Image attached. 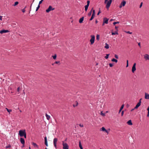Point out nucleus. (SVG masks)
<instances>
[{"label":"nucleus","mask_w":149,"mask_h":149,"mask_svg":"<svg viewBox=\"0 0 149 149\" xmlns=\"http://www.w3.org/2000/svg\"><path fill=\"white\" fill-rule=\"evenodd\" d=\"M124 32L126 33H127L131 34L132 33L130 32V31H124Z\"/></svg>","instance_id":"obj_31"},{"label":"nucleus","mask_w":149,"mask_h":149,"mask_svg":"<svg viewBox=\"0 0 149 149\" xmlns=\"http://www.w3.org/2000/svg\"><path fill=\"white\" fill-rule=\"evenodd\" d=\"M2 17L1 16H0V20H2Z\"/></svg>","instance_id":"obj_57"},{"label":"nucleus","mask_w":149,"mask_h":149,"mask_svg":"<svg viewBox=\"0 0 149 149\" xmlns=\"http://www.w3.org/2000/svg\"><path fill=\"white\" fill-rule=\"evenodd\" d=\"M62 145L63 149H69V146L67 143L63 141Z\"/></svg>","instance_id":"obj_2"},{"label":"nucleus","mask_w":149,"mask_h":149,"mask_svg":"<svg viewBox=\"0 0 149 149\" xmlns=\"http://www.w3.org/2000/svg\"><path fill=\"white\" fill-rule=\"evenodd\" d=\"M43 1H42V0H41L39 2L38 5H40L42 3Z\"/></svg>","instance_id":"obj_45"},{"label":"nucleus","mask_w":149,"mask_h":149,"mask_svg":"<svg viewBox=\"0 0 149 149\" xmlns=\"http://www.w3.org/2000/svg\"><path fill=\"white\" fill-rule=\"evenodd\" d=\"M109 20V19L107 18H104L103 19V22L104 23H105L106 24H107L108 23V21Z\"/></svg>","instance_id":"obj_10"},{"label":"nucleus","mask_w":149,"mask_h":149,"mask_svg":"<svg viewBox=\"0 0 149 149\" xmlns=\"http://www.w3.org/2000/svg\"><path fill=\"white\" fill-rule=\"evenodd\" d=\"M79 146L80 149H83V147H82L81 143L80 141L79 142Z\"/></svg>","instance_id":"obj_18"},{"label":"nucleus","mask_w":149,"mask_h":149,"mask_svg":"<svg viewBox=\"0 0 149 149\" xmlns=\"http://www.w3.org/2000/svg\"><path fill=\"white\" fill-rule=\"evenodd\" d=\"M45 140V144L47 146H48V144L47 143V137L45 136L44 137Z\"/></svg>","instance_id":"obj_11"},{"label":"nucleus","mask_w":149,"mask_h":149,"mask_svg":"<svg viewBox=\"0 0 149 149\" xmlns=\"http://www.w3.org/2000/svg\"><path fill=\"white\" fill-rule=\"evenodd\" d=\"M107 1H108L107 0H105L104 2V3L105 4L107 3Z\"/></svg>","instance_id":"obj_51"},{"label":"nucleus","mask_w":149,"mask_h":149,"mask_svg":"<svg viewBox=\"0 0 149 149\" xmlns=\"http://www.w3.org/2000/svg\"><path fill=\"white\" fill-rule=\"evenodd\" d=\"M9 32V31L8 30H2L0 31V33L1 34H3L4 33H6L8 32Z\"/></svg>","instance_id":"obj_9"},{"label":"nucleus","mask_w":149,"mask_h":149,"mask_svg":"<svg viewBox=\"0 0 149 149\" xmlns=\"http://www.w3.org/2000/svg\"><path fill=\"white\" fill-rule=\"evenodd\" d=\"M127 123L129 125H132V121L131 120H129L127 122Z\"/></svg>","instance_id":"obj_17"},{"label":"nucleus","mask_w":149,"mask_h":149,"mask_svg":"<svg viewBox=\"0 0 149 149\" xmlns=\"http://www.w3.org/2000/svg\"><path fill=\"white\" fill-rule=\"evenodd\" d=\"M100 114L103 116H105V114L104 113H103L102 111H101V113Z\"/></svg>","instance_id":"obj_32"},{"label":"nucleus","mask_w":149,"mask_h":149,"mask_svg":"<svg viewBox=\"0 0 149 149\" xmlns=\"http://www.w3.org/2000/svg\"><path fill=\"white\" fill-rule=\"evenodd\" d=\"M23 136H24V137L25 138H26V133L24 134V135Z\"/></svg>","instance_id":"obj_52"},{"label":"nucleus","mask_w":149,"mask_h":149,"mask_svg":"<svg viewBox=\"0 0 149 149\" xmlns=\"http://www.w3.org/2000/svg\"><path fill=\"white\" fill-rule=\"evenodd\" d=\"M79 125L81 127H84L83 125L81 124H79Z\"/></svg>","instance_id":"obj_48"},{"label":"nucleus","mask_w":149,"mask_h":149,"mask_svg":"<svg viewBox=\"0 0 149 149\" xmlns=\"http://www.w3.org/2000/svg\"><path fill=\"white\" fill-rule=\"evenodd\" d=\"M6 109L7 110V111L9 113L12 111V110L11 109H8L7 108H6Z\"/></svg>","instance_id":"obj_24"},{"label":"nucleus","mask_w":149,"mask_h":149,"mask_svg":"<svg viewBox=\"0 0 149 149\" xmlns=\"http://www.w3.org/2000/svg\"><path fill=\"white\" fill-rule=\"evenodd\" d=\"M109 54H106V55L105 56V58L106 59H107L109 58Z\"/></svg>","instance_id":"obj_34"},{"label":"nucleus","mask_w":149,"mask_h":149,"mask_svg":"<svg viewBox=\"0 0 149 149\" xmlns=\"http://www.w3.org/2000/svg\"><path fill=\"white\" fill-rule=\"evenodd\" d=\"M117 34H118V33L117 31H116L112 33V35H117Z\"/></svg>","instance_id":"obj_22"},{"label":"nucleus","mask_w":149,"mask_h":149,"mask_svg":"<svg viewBox=\"0 0 149 149\" xmlns=\"http://www.w3.org/2000/svg\"><path fill=\"white\" fill-rule=\"evenodd\" d=\"M92 11H93V13H92V15L95 16V10H93V9Z\"/></svg>","instance_id":"obj_30"},{"label":"nucleus","mask_w":149,"mask_h":149,"mask_svg":"<svg viewBox=\"0 0 149 149\" xmlns=\"http://www.w3.org/2000/svg\"><path fill=\"white\" fill-rule=\"evenodd\" d=\"M20 141L21 143L22 144V145L25 144V141L24 139L23 138H20Z\"/></svg>","instance_id":"obj_12"},{"label":"nucleus","mask_w":149,"mask_h":149,"mask_svg":"<svg viewBox=\"0 0 149 149\" xmlns=\"http://www.w3.org/2000/svg\"><path fill=\"white\" fill-rule=\"evenodd\" d=\"M40 6L38 5L37 6V7L36 8V11H37L38 9H39V8H40Z\"/></svg>","instance_id":"obj_38"},{"label":"nucleus","mask_w":149,"mask_h":149,"mask_svg":"<svg viewBox=\"0 0 149 149\" xmlns=\"http://www.w3.org/2000/svg\"><path fill=\"white\" fill-rule=\"evenodd\" d=\"M100 130L105 132V131L106 130V129L104 127H102L100 129Z\"/></svg>","instance_id":"obj_23"},{"label":"nucleus","mask_w":149,"mask_h":149,"mask_svg":"<svg viewBox=\"0 0 149 149\" xmlns=\"http://www.w3.org/2000/svg\"><path fill=\"white\" fill-rule=\"evenodd\" d=\"M111 61L113 62H115L116 63H117V62H118V60L116 59H115L114 58H113L112 60H111Z\"/></svg>","instance_id":"obj_27"},{"label":"nucleus","mask_w":149,"mask_h":149,"mask_svg":"<svg viewBox=\"0 0 149 149\" xmlns=\"http://www.w3.org/2000/svg\"><path fill=\"white\" fill-rule=\"evenodd\" d=\"M147 110L148 111V112H149V106L148 107Z\"/></svg>","instance_id":"obj_58"},{"label":"nucleus","mask_w":149,"mask_h":149,"mask_svg":"<svg viewBox=\"0 0 149 149\" xmlns=\"http://www.w3.org/2000/svg\"><path fill=\"white\" fill-rule=\"evenodd\" d=\"M76 104H75V105H74V104H73V106L74 107H76V106H77L78 104V102H77V101H76Z\"/></svg>","instance_id":"obj_35"},{"label":"nucleus","mask_w":149,"mask_h":149,"mask_svg":"<svg viewBox=\"0 0 149 149\" xmlns=\"http://www.w3.org/2000/svg\"><path fill=\"white\" fill-rule=\"evenodd\" d=\"M147 116H148V117L149 116V112H148V114L147 115Z\"/></svg>","instance_id":"obj_60"},{"label":"nucleus","mask_w":149,"mask_h":149,"mask_svg":"<svg viewBox=\"0 0 149 149\" xmlns=\"http://www.w3.org/2000/svg\"><path fill=\"white\" fill-rule=\"evenodd\" d=\"M145 98L146 99H149V94L146 93H145Z\"/></svg>","instance_id":"obj_14"},{"label":"nucleus","mask_w":149,"mask_h":149,"mask_svg":"<svg viewBox=\"0 0 149 149\" xmlns=\"http://www.w3.org/2000/svg\"><path fill=\"white\" fill-rule=\"evenodd\" d=\"M56 56H57L56 54H55L54 56H52V57H53L54 59L55 60L56 59Z\"/></svg>","instance_id":"obj_28"},{"label":"nucleus","mask_w":149,"mask_h":149,"mask_svg":"<svg viewBox=\"0 0 149 149\" xmlns=\"http://www.w3.org/2000/svg\"><path fill=\"white\" fill-rule=\"evenodd\" d=\"M124 107V104L122 105V110L123 109Z\"/></svg>","instance_id":"obj_55"},{"label":"nucleus","mask_w":149,"mask_h":149,"mask_svg":"<svg viewBox=\"0 0 149 149\" xmlns=\"http://www.w3.org/2000/svg\"><path fill=\"white\" fill-rule=\"evenodd\" d=\"M84 17H81V18H80L79 19V22L80 23H82L83 21L84 20Z\"/></svg>","instance_id":"obj_15"},{"label":"nucleus","mask_w":149,"mask_h":149,"mask_svg":"<svg viewBox=\"0 0 149 149\" xmlns=\"http://www.w3.org/2000/svg\"><path fill=\"white\" fill-rule=\"evenodd\" d=\"M104 47L107 49H108L109 48V45L107 43H105V46Z\"/></svg>","instance_id":"obj_25"},{"label":"nucleus","mask_w":149,"mask_h":149,"mask_svg":"<svg viewBox=\"0 0 149 149\" xmlns=\"http://www.w3.org/2000/svg\"><path fill=\"white\" fill-rule=\"evenodd\" d=\"M26 6H25V7H24V8H23V9L22 10V12L23 13H24V12H25V8H26Z\"/></svg>","instance_id":"obj_41"},{"label":"nucleus","mask_w":149,"mask_h":149,"mask_svg":"<svg viewBox=\"0 0 149 149\" xmlns=\"http://www.w3.org/2000/svg\"><path fill=\"white\" fill-rule=\"evenodd\" d=\"M136 63H134L132 67V72L133 73H134V72L136 70Z\"/></svg>","instance_id":"obj_7"},{"label":"nucleus","mask_w":149,"mask_h":149,"mask_svg":"<svg viewBox=\"0 0 149 149\" xmlns=\"http://www.w3.org/2000/svg\"><path fill=\"white\" fill-rule=\"evenodd\" d=\"M89 6H87V5H86L85 6V10L86 11L88 10V7Z\"/></svg>","instance_id":"obj_26"},{"label":"nucleus","mask_w":149,"mask_h":149,"mask_svg":"<svg viewBox=\"0 0 149 149\" xmlns=\"http://www.w3.org/2000/svg\"><path fill=\"white\" fill-rule=\"evenodd\" d=\"M18 2L17 1L15 2V3L13 5L14 6H15L17 5L18 4Z\"/></svg>","instance_id":"obj_37"},{"label":"nucleus","mask_w":149,"mask_h":149,"mask_svg":"<svg viewBox=\"0 0 149 149\" xmlns=\"http://www.w3.org/2000/svg\"><path fill=\"white\" fill-rule=\"evenodd\" d=\"M54 63L57 64L58 65H59L60 64V61H56Z\"/></svg>","instance_id":"obj_33"},{"label":"nucleus","mask_w":149,"mask_h":149,"mask_svg":"<svg viewBox=\"0 0 149 149\" xmlns=\"http://www.w3.org/2000/svg\"><path fill=\"white\" fill-rule=\"evenodd\" d=\"M124 111H122V116H123V114Z\"/></svg>","instance_id":"obj_54"},{"label":"nucleus","mask_w":149,"mask_h":149,"mask_svg":"<svg viewBox=\"0 0 149 149\" xmlns=\"http://www.w3.org/2000/svg\"><path fill=\"white\" fill-rule=\"evenodd\" d=\"M141 99L139 101V102L136 105V106L135 107L134 109H137L138 107L141 105Z\"/></svg>","instance_id":"obj_8"},{"label":"nucleus","mask_w":149,"mask_h":149,"mask_svg":"<svg viewBox=\"0 0 149 149\" xmlns=\"http://www.w3.org/2000/svg\"><path fill=\"white\" fill-rule=\"evenodd\" d=\"M26 133L25 130H21L19 131V135L21 137L23 136L24 134Z\"/></svg>","instance_id":"obj_1"},{"label":"nucleus","mask_w":149,"mask_h":149,"mask_svg":"<svg viewBox=\"0 0 149 149\" xmlns=\"http://www.w3.org/2000/svg\"><path fill=\"white\" fill-rule=\"evenodd\" d=\"M93 8H92L91 9V10L88 13V16H90L91 15V14H92V10H93Z\"/></svg>","instance_id":"obj_19"},{"label":"nucleus","mask_w":149,"mask_h":149,"mask_svg":"<svg viewBox=\"0 0 149 149\" xmlns=\"http://www.w3.org/2000/svg\"><path fill=\"white\" fill-rule=\"evenodd\" d=\"M101 13V12L100 11V10L98 12V13H97V15H99L100 13Z\"/></svg>","instance_id":"obj_49"},{"label":"nucleus","mask_w":149,"mask_h":149,"mask_svg":"<svg viewBox=\"0 0 149 149\" xmlns=\"http://www.w3.org/2000/svg\"><path fill=\"white\" fill-rule=\"evenodd\" d=\"M128 66V60L127 61V65L126 67H127Z\"/></svg>","instance_id":"obj_46"},{"label":"nucleus","mask_w":149,"mask_h":149,"mask_svg":"<svg viewBox=\"0 0 149 149\" xmlns=\"http://www.w3.org/2000/svg\"><path fill=\"white\" fill-rule=\"evenodd\" d=\"M119 8H121V3L120 5L119 6Z\"/></svg>","instance_id":"obj_62"},{"label":"nucleus","mask_w":149,"mask_h":149,"mask_svg":"<svg viewBox=\"0 0 149 149\" xmlns=\"http://www.w3.org/2000/svg\"><path fill=\"white\" fill-rule=\"evenodd\" d=\"M96 39L98 40H99L100 39V35H99L97 34L96 36Z\"/></svg>","instance_id":"obj_29"},{"label":"nucleus","mask_w":149,"mask_h":149,"mask_svg":"<svg viewBox=\"0 0 149 149\" xmlns=\"http://www.w3.org/2000/svg\"><path fill=\"white\" fill-rule=\"evenodd\" d=\"M115 57L117 59H118V56L116 55V54H115Z\"/></svg>","instance_id":"obj_44"},{"label":"nucleus","mask_w":149,"mask_h":149,"mask_svg":"<svg viewBox=\"0 0 149 149\" xmlns=\"http://www.w3.org/2000/svg\"><path fill=\"white\" fill-rule=\"evenodd\" d=\"M91 38L90 40V42L91 45L93 44L95 40V36L94 35H92L91 36Z\"/></svg>","instance_id":"obj_3"},{"label":"nucleus","mask_w":149,"mask_h":149,"mask_svg":"<svg viewBox=\"0 0 149 149\" xmlns=\"http://www.w3.org/2000/svg\"><path fill=\"white\" fill-rule=\"evenodd\" d=\"M105 132H106L107 134H109V132L108 131L106 130L105 131Z\"/></svg>","instance_id":"obj_56"},{"label":"nucleus","mask_w":149,"mask_h":149,"mask_svg":"<svg viewBox=\"0 0 149 149\" xmlns=\"http://www.w3.org/2000/svg\"><path fill=\"white\" fill-rule=\"evenodd\" d=\"M126 3V2L124 1H123L122 2V6H124Z\"/></svg>","instance_id":"obj_20"},{"label":"nucleus","mask_w":149,"mask_h":149,"mask_svg":"<svg viewBox=\"0 0 149 149\" xmlns=\"http://www.w3.org/2000/svg\"><path fill=\"white\" fill-rule=\"evenodd\" d=\"M94 16H94L92 15L91 17V18L89 20L90 21H91L93 19V18L94 17Z\"/></svg>","instance_id":"obj_36"},{"label":"nucleus","mask_w":149,"mask_h":149,"mask_svg":"<svg viewBox=\"0 0 149 149\" xmlns=\"http://www.w3.org/2000/svg\"><path fill=\"white\" fill-rule=\"evenodd\" d=\"M95 23L97 24L98 22V21L97 20H96L95 21Z\"/></svg>","instance_id":"obj_64"},{"label":"nucleus","mask_w":149,"mask_h":149,"mask_svg":"<svg viewBox=\"0 0 149 149\" xmlns=\"http://www.w3.org/2000/svg\"><path fill=\"white\" fill-rule=\"evenodd\" d=\"M112 1V0H109V1H107L106 6V8H107L108 9H109V8L110 6Z\"/></svg>","instance_id":"obj_6"},{"label":"nucleus","mask_w":149,"mask_h":149,"mask_svg":"<svg viewBox=\"0 0 149 149\" xmlns=\"http://www.w3.org/2000/svg\"><path fill=\"white\" fill-rule=\"evenodd\" d=\"M121 112V107L120 108L119 111V113H120Z\"/></svg>","instance_id":"obj_50"},{"label":"nucleus","mask_w":149,"mask_h":149,"mask_svg":"<svg viewBox=\"0 0 149 149\" xmlns=\"http://www.w3.org/2000/svg\"><path fill=\"white\" fill-rule=\"evenodd\" d=\"M45 116L47 119L49 120L50 118V116L48 115L47 113H46Z\"/></svg>","instance_id":"obj_21"},{"label":"nucleus","mask_w":149,"mask_h":149,"mask_svg":"<svg viewBox=\"0 0 149 149\" xmlns=\"http://www.w3.org/2000/svg\"><path fill=\"white\" fill-rule=\"evenodd\" d=\"M32 144L34 146V147H37L38 148V146L35 143L33 142L32 143Z\"/></svg>","instance_id":"obj_16"},{"label":"nucleus","mask_w":149,"mask_h":149,"mask_svg":"<svg viewBox=\"0 0 149 149\" xmlns=\"http://www.w3.org/2000/svg\"><path fill=\"white\" fill-rule=\"evenodd\" d=\"M90 3V1H89V0L87 1V4L86 5H87V6H89Z\"/></svg>","instance_id":"obj_40"},{"label":"nucleus","mask_w":149,"mask_h":149,"mask_svg":"<svg viewBox=\"0 0 149 149\" xmlns=\"http://www.w3.org/2000/svg\"><path fill=\"white\" fill-rule=\"evenodd\" d=\"M115 29H116V31H118L117 29L118 28V27L116 26L115 27Z\"/></svg>","instance_id":"obj_53"},{"label":"nucleus","mask_w":149,"mask_h":149,"mask_svg":"<svg viewBox=\"0 0 149 149\" xmlns=\"http://www.w3.org/2000/svg\"><path fill=\"white\" fill-rule=\"evenodd\" d=\"M113 24L114 25H115L117 24V23L116 22H114L113 23Z\"/></svg>","instance_id":"obj_59"},{"label":"nucleus","mask_w":149,"mask_h":149,"mask_svg":"<svg viewBox=\"0 0 149 149\" xmlns=\"http://www.w3.org/2000/svg\"><path fill=\"white\" fill-rule=\"evenodd\" d=\"M11 147V146L10 145H9L8 146H6V148H10Z\"/></svg>","instance_id":"obj_39"},{"label":"nucleus","mask_w":149,"mask_h":149,"mask_svg":"<svg viewBox=\"0 0 149 149\" xmlns=\"http://www.w3.org/2000/svg\"><path fill=\"white\" fill-rule=\"evenodd\" d=\"M109 66L110 67H112L113 65L111 63H109Z\"/></svg>","instance_id":"obj_42"},{"label":"nucleus","mask_w":149,"mask_h":149,"mask_svg":"<svg viewBox=\"0 0 149 149\" xmlns=\"http://www.w3.org/2000/svg\"><path fill=\"white\" fill-rule=\"evenodd\" d=\"M58 141V139L56 138H55L53 140V144L54 146L56 149H57L56 143Z\"/></svg>","instance_id":"obj_5"},{"label":"nucleus","mask_w":149,"mask_h":149,"mask_svg":"<svg viewBox=\"0 0 149 149\" xmlns=\"http://www.w3.org/2000/svg\"><path fill=\"white\" fill-rule=\"evenodd\" d=\"M134 109H134H131V111H134V109Z\"/></svg>","instance_id":"obj_61"},{"label":"nucleus","mask_w":149,"mask_h":149,"mask_svg":"<svg viewBox=\"0 0 149 149\" xmlns=\"http://www.w3.org/2000/svg\"><path fill=\"white\" fill-rule=\"evenodd\" d=\"M19 90H20V87H18L17 88V91L18 92H19Z\"/></svg>","instance_id":"obj_43"},{"label":"nucleus","mask_w":149,"mask_h":149,"mask_svg":"<svg viewBox=\"0 0 149 149\" xmlns=\"http://www.w3.org/2000/svg\"><path fill=\"white\" fill-rule=\"evenodd\" d=\"M55 8H53L52 6H49L47 9L46 10V12L47 13H49L51 10H54Z\"/></svg>","instance_id":"obj_4"},{"label":"nucleus","mask_w":149,"mask_h":149,"mask_svg":"<svg viewBox=\"0 0 149 149\" xmlns=\"http://www.w3.org/2000/svg\"><path fill=\"white\" fill-rule=\"evenodd\" d=\"M144 58L146 60H149V55L148 54H146L144 55Z\"/></svg>","instance_id":"obj_13"},{"label":"nucleus","mask_w":149,"mask_h":149,"mask_svg":"<svg viewBox=\"0 0 149 149\" xmlns=\"http://www.w3.org/2000/svg\"><path fill=\"white\" fill-rule=\"evenodd\" d=\"M105 24V23H104V22H103V24H102V26H103Z\"/></svg>","instance_id":"obj_63"},{"label":"nucleus","mask_w":149,"mask_h":149,"mask_svg":"<svg viewBox=\"0 0 149 149\" xmlns=\"http://www.w3.org/2000/svg\"><path fill=\"white\" fill-rule=\"evenodd\" d=\"M142 4H143V3L142 2L140 4V6H139L140 8H141L142 7Z\"/></svg>","instance_id":"obj_47"}]
</instances>
